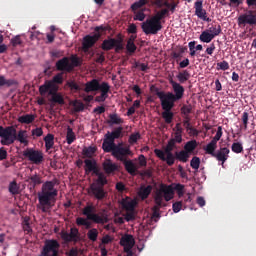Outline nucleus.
<instances>
[{"instance_id": "obj_1", "label": "nucleus", "mask_w": 256, "mask_h": 256, "mask_svg": "<svg viewBox=\"0 0 256 256\" xmlns=\"http://www.w3.org/2000/svg\"><path fill=\"white\" fill-rule=\"evenodd\" d=\"M55 185H57V179L46 181L42 184L41 191L38 192V208L42 213H47L51 209V202L55 201V198L59 195Z\"/></svg>"}, {"instance_id": "obj_2", "label": "nucleus", "mask_w": 256, "mask_h": 256, "mask_svg": "<svg viewBox=\"0 0 256 256\" xmlns=\"http://www.w3.org/2000/svg\"><path fill=\"white\" fill-rule=\"evenodd\" d=\"M0 137L1 145H6L7 147H9V145H13L15 141H18L25 147L29 145V135L27 134V130H19L17 132V128H15V126H0Z\"/></svg>"}, {"instance_id": "obj_3", "label": "nucleus", "mask_w": 256, "mask_h": 256, "mask_svg": "<svg viewBox=\"0 0 256 256\" xmlns=\"http://www.w3.org/2000/svg\"><path fill=\"white\" fill-rule=\"evenodd\" d=\"M169 83L173 92L159 91V89H156V95L160 100L175 105L177 101H181V99H183V96L185 95V88L173 79H170Z\"/></svg>"}, {"instance_id": "obj_4", "label": "nucleus", "mask_w": 256, "mask_h": 256, "mask_svg": "<svg viewBox=\"0 0 256 256\" xmlns=\"http://www.w3.org/2000/svg\"><path fill=\"white\" fill-rule=\"evenodd\" d=\"M173 195H175L173 186L161 184L160 188L155 193V196H154L155 206H153L152 211L160 212L161 207L166 206V204H163V199L167 202L171 201V199H173Z\"/></svg>"}, {"instance_id": "obj_5", "label": "nucleus", "mask_w": 256, "mask_h": 256, "mask_svg": "<svg viewBox=\"0 0 256 256\" xmlns=\"http://www.w3.org/2000/svg\"><path fill=\"white\" fill-rule=\"evenodd\" d=\"M175 147V140H169L164 150L155 149L154 153L160 161H165L168 167H173L175 165V154H173Z\"/></svg>"}, {"instance_id": "obj_6", "label": "nucleus", "mask_w": 256, "mask_h": 256, "mask_svg": "<svg viewBox=\"0 0 256 256\" xmlns=\"http://www.w3.org/2000/svg\"><path fill=\"white\" fill-rule=\"evenodd\" d=\"M94 31L96 34L94 35H86L83 38V43H82V49L84 53H88L91 47L95 45L101 39V33H105V31H109V26H97L95 27Z\"/></svg>"}, {"instance_id": "obj_7", "label": "nucleus", "mask_w": 256, "mask_h": 256, "mask_svg": "<svg viewBox=\"0 0 256 256\" xmlns=\"http://www.w3.org/2000/svg\"><path fill=\"white\" fill-rule=\"evenodd\" d=\"M97 209L93 204H88L84 207L82 213L87 217L88 221H93L98 225H105V223H109V217L107 214L99 215L95 213Z\"/></svg>"}, {"instance_id": "obj_8", "label": "nucleus", "mask_w": 256, "mask_h": 256, "mask_svg": "<svg viewBox=\"0 0 256 256\" xmlns=\"http://www.w3.org/2000/svg\"><path fill=\"white\" fill-rule=\"evenodd\" d=\"M104 153H112L113 157L118 161H125L128 155H131V149L129 147H123V143L113 144L102 148Z\"/></svg>"}, {"instance_id": "obj_9", "label": "nucleus", "mask_w": 256, "mask_h": 256, "mask_svg": "<svg viewBox=\"0 0 256 256\" xmlns=\"http://www.w3.org/2000/svg\"><path fill=\"white\" fill-rule=\"evenodd\" d=\"M141 29L145 35H157L163 29V24L152 16L141 24Z\"/></svg>"}, {"instance_id": "obj_10", "label": "nucleus", "mask_w": 256, "mask_h": 256, "mask_svg": "<svg viewBox=\"0 0 256 256\" xmlns=\"http://www.w3.org/2000/svg\"><path fill=\"white\" fill-rule=\"evenodd\" d=\"M59 85H63V72L56 74L52 80H46L43 85L39 87L40 95H47L49 89H59Z\"/></svg>"}, {"instance_id": "obj_11", "label": "nucleus", "mask_w": 256, "mask_h": 256, "mask_svg": "<svg viewBox=\"0 0 256 256\" xmlns=\"http://www.w3.org/2000/svg\"><path fill=\"white\" fill-rule=\"evenodd\" d=\"M102 51H111L115 49L116 53H119V51H123V39H115L108 37L107 39L103 40L101 44Z\"/></svg>"}, {"instance_id": "obj_12", "label": "nucleus", "mask_w": 256, "mask_h": 256, "mask_svg": "<svg viewBox=\"0 0 256 256\" xmlns=\"http://www.w3.org/2000/svg\"><path fill=\"white\" fill-rule=\"evenodd\" d=\"M104 137L105 138L102 143V149L105 147H111V145H115V139H121V137H123V127L119 126L114 128L112 132H107Z\"/></svg>"}, {"instance_id": "obj_13", "label": "nucleus", "mask_w": 256, "mask_h": 256, "mask_svg": "<svg viewBox=\"0 0 256 256\" xmlns=\"http://www.w3.org/2000/svg\"><path fill=\"white\" fill-rule=\"evenodd\" d=\"M160 103L163 109L162 119H164L167 125H170V123H173V118L175 117V114L172 112L173 107H175V104H172L171 102H167L165 100H160Z\"/></svg>"}, {"instance_id": "obj_14", "label": "nucleus", "mask_w": 256, "mask_h": 256, "mask_svg": "<svg viewBox=\"0 0 256 256\" xmlns=\"http://www.w3.org/2000/svg\"><path fill=\"white\" fill-rule=\"evenodd\" d=\"M23 157L28 159V161H31V163H34V165H41V162L43 161V152L40 150H35L33 148H27L23 151Z\"/></svg>"}, {"instance_id": "obj_15", "label": "nucleus", "mask_w": 256, "mask_h": 256, "mask_svg": "<svg viewBox=\"0 0 256 256\" xmlns=\"http://www.w3.org/2000/svg\"><path fill=\"white\" fill-rule=\"evenodd\" d=\"M88 194L91 197H95L98 201H103V199L107 197V193L105 192V187L99 186V184H91L88 190Z\"/></svg>"}, {"instance_id": "obj_16", "label": "nucleus", "mask_w": 256, "mask_h": 256, "mask_svg": "<svg viewBox=\"0 0 256 256\" xmlns=\"http://www.w3.org/2000/svg\"><path fill=\"white\" fill-rule=\"evenodd\" d=\"M60 237L65 243H77L79 241V229L71 228L70 233L67 231H61Z\"/></svg>"}, {"instance_id": "obj_17", "label": "nucleus", "mask_w": 256, "mask_h": 256, "mask_svg": "<svg viewBox=\"0 0 256 256\" xmlns=\"http://www.w3.org/2000/svg\"><path fill=\"white\" fill-rule=\"evenodd\" d=\"M121 247H124V253H133L135 247V238L131 234H125L120 239Z\"/></svg>"}, {"instance_id": "obj_18", "label": "nucleus", "mask_w": 256, "mask_h": 256, "mask_svg": "<svg viewBox=\"0 0 256 256\" xmlns=\"http://www.w3.org/2000/svg\"><path fill=\"white\" fill-rule=\"evenodd\" d=\"M238 25H256V12L250 10L240 15Z\"/></svg>"}, {"instance_id": "obj_19", "label": "nucleus", "mask_w": 256, "mask_h": 256, "mask_svg": "<svg viewBox=\"0 0 256 256\" xmlns=\"http://www.w3.org/2000/svg\"><path fill=\"white\" fill-rule=\"evenodd\" d=\"M195 15L198 19L211 23V18L207 17V10L203 9V0H197L194 3Z\"/></svg>"}, {"instance_id": "obj_20", "label": "nucleus", "mask_w": 256, "mask_h": 256, "mask_svg": "<svg viewBox=\"0 0 256 256\" xmlns=\"http://www.w3.org/2000/svg\"><path fill=\"white\" fill-rule=\"evenodd\" d=\"M47 93L48 95H51V103H55L57 105H65V98L63 97V94L59 92V89L53 87L52 89H48Z\"/></svg>"}, {"instance_id": "obj_21", "label": "nucleus", "mask_w": 256, "mask_h": 256, "mask_svg": "<svg viewBox=\"0 0 256 256\" xmlns=\"http://www.w3.org/2000/svg\"><path fill=\"white\" fill-rule=\"evenodd\" d=\"M55 67L57 71H65L66 73H71L73 71L69 57H63L62 59L58 60Z\"/></svg>"}, {"instance_id": "obj_22", "label": "nucleus", "mask_w": 256, "mask_h": 256, "mask_svg": "<svg viewBox=\"0 0 256 256\" xmlns=\"http://www.w3.org/2000/svg\"><path fill=\"white\" fill-rule=\"evenodd\" d=\"M109 91H111V86L107 82H102V87L100 90V95L95 97L96 103H105L109 97Z\"/></svg>"}, {"instance_id": "obj_23", "label": "nucleus", "mask_w": 256, "mask_h": 256, "mask_svg": "<svg viewBox=\"0 0 256 256\" xmlns=\"http://www.w3.org/2000/svg\"><path fill=\"white\" fill-rule=\"evenodd\" d=\"M103 83H99L98 79H92L85 83V93H93L95 91H101Z\"/></svg>"}, {"instance_id": "obj_24", "label": "nucleus", "mask_w": 256, "mask_h": 256, "mask_svg": "<svg viewBox=\"0 0 256 256\" xmlns=\"http://www.w3.org/2000/svg\"><path fill=\"white\" fill-rule=\"evenodd\" d=\"M229 153H231L229 148L223 147V148H220L218 151H216V153L212 157L217 159V161L222 162V165H224L225 161H227V159H229Z\"/></svg>"}, {"instance_id": "obj_25", "label": "nucleus", "mask_w": 256, "mask_h": 256, "mask_svg": "<svg viewBox=\"0 0 256 256\" xmlns=\"http://www.w3.org/2000/svg\"><path fill=\"white\" fill-rule=\"evenodd\" d=\"M102 168L106 175H112V173H115V171L119 169V166H117L116 163H113L111 159H106L102 163Z\"/></svg>"}, {"instance_id": "obj_26", "label": "nucleus", "mask_w": 256, "mask_h": 256, "mask_svg": "<svg viewBox=\"0 0 256 256\" xmlns=\"http://www.w3.org/2000/svg\"><path fill=\"white\" fill-rule=\"evenodd\" d=\"M108 117H109V119L106 120V123L110 127H113V125H123V123H125L123 118H121V116H119V114H117V113L109 114Z\"/></svg>"}, {"instance_id": "obj_27", "label": "nucleus", "mask_w": 256, "mask_h": 256, "mask_svg": "<svg viewBox=\"0 0 256 256\" xmlns=\"http://www.w3.org/2000/svg\"><path fill=\"white\" fill-rule=\"evenodd\" d=\"M96 165H97V161L95 159H85L84 160L85 175H89L90 173H92Z\"/></svg>"}, {"instance_id": "obj_28", "label": "nucleus", "mask_w": 256, "mask_h": 256, "mask_svg": "<svg viewBox=\"0 0 256 256\" xmlns=\"http://www.w3.org/2000/svg\"><path fill=\"white\" fill-rule=\"evenodd\" d=\"M28 181H30V191H35L37 185H41V183H43V180H41V177L37 173L30 176Z\"/></svg>"}, {"instance_id": "obj_29", "label": "nucleus", "mask_w": 256, "mask_h": 256, "mask_svg": "<svg viewBox=\"0 0 256 256\" xmlns=\"http://www.w3.org/2000/svg\"><path fill=\"white\" fill-rule=\"evenodd\" d=\"M151 191H153V186H142L138 192L139 197L142 199V201H145L151 195Z\"/></svg>"}, {"instance_id": "obj_30", "label": "nucleus", "mask_w": 256, "mask_h": 256, "mask_svg": "<svg viewBox=\"0 0 256 256\" xmlns=\"http://www.w3.org/2000/svg\"><path fill=\"white\" fill-rule=\"evenodd\" d=\"M122 163L127 173H129L130 175H135V172L137 171V167H135V164L133 163V161L126 159V160H123Z\"/></svg>"}, {"instance_id": "obj_31", "label": "nucleus", "mask_w": 256, "mask_h": 256, "mask_svg": "<svg viewBox=\"0 0 256 256\" xmlns=\"http://www.w3.org/2000/svg\"><path fill=\"white\" fill-rule=\"evenodd\" d=\"M176 79L180 84L187 83V81L191 79V73H189L187 70H182L177 74Z\"/></svg>"}, {"instance_id": "obj_32", "label": "nucleus", "mask_w": 256, "mask_h": 256, "mask_svg": "<svg viewBox=\"0 0 256 256\" xmlns=\"http://www.w3.org/2000/svg\"><path fill=\"white\" fill-rule=\"evenodd\" d=\"M44 143H45L46 151H50V149H53V146L55 145V136L51 133L47 134L44 137Z\"/></svg>"}, {"instance_id": "obj_33", "label": "nucleus", "mask_w": 256, "mask_h": 256, "mask_svg": "<svg viewBox=\"0 0 256 256\" xmlns=\"http://www.w3.org/2000/svg\"><path fill=\"white\" fill-rule=\"evenodd\" d=\"M152 17L156 19L159 23H161V21H163L165 17H169V10L167 8H162Z\"/></svg>"}, {"instance_id": "obj_34", "label": "nucleus", "mask_w": 256, "mask_h": 256, "mask_svg": "<svg viewBox=\"0 0 256 256\" xmlns=\"http://www.w3.org/2000/svg\"><path fill=\"white\" fill-rule=\"evenodd\" d=\"M174 157L182 163H187L189 161V152H187L186 150H181L180 152H175Z\"/></svg>"}, {"instance_id": "obj_35", "label": "nucleus", "mask_w": 256, "mask_h": 256, "mask_svg": "<svg viewBox=\"0 0 256 256\" xmlns=\"http://www.w3.org/2000/svg\"><path fill=\"white\" fill-rule=\"evenodd\" d=\"M199 39L201 43H211L215 38L209 31L205 30L200 34Z\"/></svg>"}, {"instance_id": "obj_36", "label": "nucleus", "mask_w": 256, "mask_h": 256, "mask_svg": "<svg viewBox=\"0 0 256 256\" xmlns=\"http://www.w3.org/2000/svg\"><path fill=\"white\" fill-rule=\"evenodd\" d=\"M35 121V115L33 114H26L22 115L18 118L19 123H24L25 125H29Z\"/></svg>"}, {"instance_id": "obj_37", "label": "nucleus", "mask_w": 256, "mask_h": 256, "mask_svg": "<svg viewBox=\"0 0 256 256\" xmlns=\"http://www.w3.org/2000/svg\"><path fill=\"white\" fill-rule=\"evenodd\" d=\"M216 149L217 143L210 141L204 148V151L207 153V155H211V157H214Z\"/></svg>"}, {"instance_id": "obj_38", "label": "nucleus", "mask_w": 256, "mask_h": 256, "mask_svg": "<svg viewBox=\"0 0 256 256\" xmlns=\"http://www.w3.org/2000/svg\"><path fill=\"white\" fill-rule=\"evenodd\" d=\"M97 152V148L90 146V147H85L82 150V155L86 157L87 159H92L93 155Z\"/></svg>"}, {"instance_id": "obj_39", "label": "nucleus", "mask_w": 256, "mask_h": 256, "mask_svg": "<svg viewBox=\"0 0 256 256\" xmlns=\"http://www.w3.org/2000/svg\"><path fill=\"white\" fill-rule=\"evenodd\" d=\"M75 139H77V137L75 136V132H73V128H71V126H68L66 133L67 144L71 145L72 143L75 142Z\"/></svg>"}, {"instance_id": "obj_40", "label": "nucleus", "mask_w": 256, "mask_h": 256, "mask_svg": "<svg viewBox=\"0 0 256 256\" xmlns=\"http://www.w3.org/2000/svg\"><path fill=\"white\" fill-rule=\"evenodd\" d=\"M149 3H151L150 0H138L131 5V10L137 11L138 9L145 7V5H149Z\"/></svg>"}, {"instance_id": "obj_41", "label": "nucleus", "mask_w": 256, "mask_h": 256, "mask_svg": "<svg viewBox=\"0 0 256 256\" xmlns=\"http://www.w3.org/2000/svg\"><path fill=\"white\" fill-rule=\"evenodd\" d=\"M149 3H151L150 0H138L131 5V10L137 11L138 9L145 7V5H149Z\"/></svg>"}, {"instance_id": "obj_42", "label": "nucleus", "mask_w": 256, "mask_h": 256, "mask_svg": "<svg viewBox=\"0 0 256 256\" xmlns=\"http://www.w3.org/2000/svg\"><path fill=\"white\" fill-rule=\"evenodd\" d=\"M197 140H190L184 145V151L188 154L193 153L195 149H197Z\"/></svg>"}, {"instance_id": "obj_43", "label": "nucleus", "mask_w": 256, "mask_h": 256, "mask_svg": "<svg viewBox=\"0 0 256 256\" xmlns=\"http://www.w3.org/2000/svg\"><path fill=\"white\" fill-rule=\"evenodd\" d=\"M207 31L210 32V35H213V38L215 39L216 37H219L221 35V25L215 24L212 25Z\"/></svg>"}, {"instance_id": "obj_44", "label": "nucleus", "mask_w": 256, "mask_h": 256, "mask_svg": "<svg viewBox=\"0 0 256 256\" xmlns=\"http://www.w3.org/2000/svg\"><path fill=\"white\" fill-rule=\"evenodd\" d=\"M70 65H71L72 71H73V69H75V67H81V65H83V61H81V58H79L77 55H72L70 57Z\"/></svg>"}, {"instance_id": "obj_45", "label": "nucleus", "mask_w": 256, "mask_h": 256, "mask_svg": "<svg viewBox=\"0 0 256 256\" xmlns=\"http://www.w3.org/2000/svg\"><path fill=\"white\" fill-rule=\"evenodd\" d=\"M17 82L14 79H5V76H0V87H13Z\"/></svg>"}, {"instance_id": "obj_46", "label": "nucleus", "mask_w": 256, "mask_h": 256, "mask_svg": "<svg viewBox=\"0 0 256 256\" xmlns=\"http://www.w3.org/2000/svg\"><path fill=\"white\" fill-rule=\"evenodd\" d=\"M97 177L98 178H97L96 182L92 183V185H98L99 187H105V185H107V183H108L107 176H105V174L102 173Z\"/></svg>"}, {"instance_id": "obj_47", "label": "nucleus", "mask_w": 256, "mask_h": 256, "mask_svg": "<svg viewBox=\"0 0 256 256\" xmlns=\"http://www.w3.org/2000/svg\"><path fill=\"white\" fill-rule=\"evenodd\" d=\"M135 38L131 37L128 41H127V45H126V49L128 53H135V51H137V46L135 45Z\"/></svg>"}, {"instance_id": "obj_48", "label": "nucleus", "mask_w": 256, "mask_h": 256, "mask_svg": "<svg viewBox=\"0 0 256 256\" xmlns=\"http://www.w3.org/2000/svg\"><path fill=\"white\" fill-rule=\"evenodd\" d=\"M181 114L184 115V119H189V114L193 111V106L191 104L189 105H183L180 109Z\"/></svg>"}, {"instance_id": "obj_49", "label": "nucleus", "mask_w": 256, "mask_h": 256, "mask_svg": "<svg viewBox=\"0 0 256 256\" xmlns=\"http://www.w3.org/2000/svg\"><path fill=\"white\" fill-rule=\"evenodd\" d=\"M8 190L11 195H19V185L17 184V181L14 180L10 182Z\"/></svg>"}, {"instance_id": "obj_50", "label": "nucleus", "mask_w": 256, "mask_h": 256, "mask_svg": "<svg viewBox=\"0 0 256 256\" xmlns=\"http://www.w3.org/2000/svg\"><path fill=\"white\" fill-rule=\"evenodd\" d=\"M87 237L90 241H97V238L99 237V231L97 230V228L90 229L87 233Z\"/></svg>"}, {"instance_id": "obj_51", "label": "nucleus", "mask_w": 256, "mask_h": 256, "mask_svg": "<svg viewBox=\"0 0 256 256\" xmlns=\"http://www.w3.org/2000/svg\"><path fill=\"white\" fill-rule=\"evenodd\" d=\"M200 165H201V158L194 156L190 161V166L192 167V169H195L197 171Z\"/></svg>"}, {"instance_id": "obj_52", "label": "nucleus", "mask_w": 256, "mask_h": 256, "mask_svg": "<svg viewBox=\"0 0 256 256\" xmlns=\"http://www.w3.org/2000/svg\"><path fill=\"white\" fill-rule=\"evenodd\" d=\"M66 86L69 87V89H71V91H80L81 87H79L77 85V82H75L74 80H68L66 82Z\"/></svg>"}, {"instance_id": "obj_53", "label": "nucleus", "mask_w": 256, "mask_h": 256, "mask_svg": "<svg viewBox=\"0 0 256 256\" xmlns=\"http://www.w3.org/2000/svg\"><path fill=\"white\" fill-rule=\"evenodd\" d=\"M139 139H141V134L139 132H136L129 136L128 142L130 143V145H135V143L139 141Z\"/></svg>"}, {"instance_id": "obj_54", "label": "nucleus", "mask_w": 256, "mask_h": 256, "mask_svg": "<svg viewBox=\"0 0 256 256\" xmlns=\"http://www.w3.org/2000/svg\"><path fill=\"white\" fill-rule=\"evenodd\" d=\"M73 107H74L76 113H81V111H85V104H83V102H81V101H75L73 103Z\"/></svg>"}, {"instance_id": "obj_55", "label": "nucleus", "mask_w": 256, "mask_h": 256, "mask_svg": "<svg viewBox=\"0 0 256 256\" xmlns=\"http://www.w3.org/2000/svg\"><path fill=\"white\" fill-rule=\"evenodd\" d=\"M122 205L126 211H134L135 210V202L134 201H124Z\"/></svg>"}, {"instance_id": "obj_56", "label": "nucleus", "mask_w": 256, "mask_h": 256, "mask_svg": "<svg viewBox=\"0 0 256 256\" xmlns=\"http://www.w3.org/2000/svg\"><path fill=\"white\" fill-rule=\"evenodd\" d=\"M221 137H223V128L221 126L218 127V130L216 132V135L212 138V142L216 143L221 139Z\"/></svg>"}, {"instance_id": "obj_57", "label": "nucleus", "mask_w": 256, "mask_h": 256, "mask_svg": "<svg viewBox=\"0 0 256 256\" xmlns=\"http://www.w3.org/2000/svg\"><path fill=\"white\" fill-rule=\"evenodd\" d=\"M134 13H135L134 18H133L134 21H145L146 15H145V12L143 10H140L138 12L134 11Z\"/></svg>"}, {"instance_id": "obj_58", "label": "nucleus", "mask_w": 256, "mask_h": 256, "mask_svg": "<svg viewBox=\"0 0 256 256\" xmlns=\"http://www.w3.org/2000/svg\"><path fill=\"white\" fill-rule=\"evenodd\" d=\"M242 124H243L242 127H243L244 131H247V125H249V113L248 112H243Z\"/></svg>"}, {"instance_id": "obj_59", "label": "nucleus", "mask_w": 256, "mask_h": 256, "mask_svg": "<svg viewBox=\"0 0 256 256\" xmlns=\"http://www.w3.org/2000/svg\"><path fill=\"white\" fill-rule=\"evenodd\" d=\"M232 151L233 153H242L243 145L239 142H235L232 144Z\"/></svg>"}, {"instance_id": "obj_60", "label": "nucleus", "mask_w": 256, "mask_h": 256, "mask_svg": "<svg viewBox=\"0 0 256 256\" xmlns=\"http://www.w3.org/2000/svg\"><path fill=\"white\" fill-rule=\"evenodd\" d=\"M10 43H11L12 47H17V45H22L23 41L21 40V36L17 35L10 40Z\"/></svg>"}, {"instance_id": "obj_61", "label": "nucleus", "mask_w": 256, "mask_h": 256, "mask_svg": "<svg viewBox=\"0 0 256 256\" xmlns=\"http://www.w3.org/2000/svg\"><path fill=\"white\" fill-rule=\"evenodd\" d=\"M217 69H220L221 71L229 70V62L224 60L222 62L217 63Z\"/></svg>"}, {"instance_id": "obj_62", "label": "nucleus", "mask_w": 256, "mask_h": 256, "mask_svg": "<svg viewBox=\"0 0 256 256\" xmlns=\"http://www.w3.org/2000/svg\"><path fill=\"white\" fill-rule=\"evenodd\" d=\"M181 209H183V202L178 201V202L173 203L172 210L174 211V213H179V211H181Z\"/></svg>"}, {"instance_id": "obj_63", "label": "nucleus", "mask_w": 256, "mask_h": 256, "mask_svg": "<svg viewBox=\"0 0 256 256\" xmlns=\"http://www.w3.org/2000/svg\"><path fill=\"white\" fill-rule=\"evenodd\" d=\"M195 45H197L196 41H191V42L188 43V47H189V50H190V56L191 57H195V55H196Z\"/></svg>"}, {"instance_id": "obj_64", "label": "nucleus", "mask_w": 256, "mask_h": 256, "mask_svg": "<svg viewBox=\"0 0 256 256\" xmlns=\"http://www.w3.org/2000/svg\"><path fill=\"white\" fill-rule=\"evenodd\" d=\"M43 135V128L38 127L32 130V137L35 139V137H41Z\"/></svg>"}]
</instances>
